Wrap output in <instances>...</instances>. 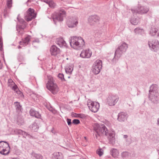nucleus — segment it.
I'll list each match as a JSON object with an SVG mask.
<instances>
[{
	"label": "nucleus",
	"instance_id": "f257e3e1",
	"mask_svg": "<svg viewBox=\"0 0 159 159\" xmlns=\"http://www.w3.org/2000/svg\"><path fill=\"white\" fill-rule=\"evenodd\" d=\"M97 139H99L101 136H108V139L110 143H112L115 140V133L114 131L109 132L106 126L103 124L95 123L93 125Z\"/></svg>",
	"mask_w": 159,
	"mask_h": 159
},
{
	"label": "nucleus",
	"instance_id": "f03ea898",
	"mask_svg": "<svg viewBox=\"0 0 159 159\" xmlns=\"http://www.w3.org/2000/svg\"><path fill=\"white\" fill-rule=\"evenodd\" d=\"M127 48V44L125 42L123 43L115 51L114 56L112 59V61L115 63L117 61L122 54L125 52Z\"/></svg>",
	"mask_w": 159,
	"mask_h": 159
},
{
	"label": "nucleus",
	"instance_id": "7ed1b4c3",
	"mask_svg": "<svg viewBox=\"0 0 159 159\" xmlns=\"http://www.w3.org/2000/svg\"><path fill=\"white\" fill-rule=\"evenodd\" d=\"M70 43L72 47L76 48L78 47L81 48L84 45V42L81 37L74 36L71 38Z\"/></svg>",
	"mask_w": 159,
	"mask_h": 159
},
{
	"label": "nucleus",
	"instance_id": "20e7f679",
	"mask_svg": "<svg viewBox=\"0 0 159 159\" xmlns=\"http://www.w3.org/2000/svg\"><path fill=\"white\" fill-rule=\"evenodd\" d=\"M47 88L53 94H57L59 90L58 88L57 84L54 83L52 77L48 79V82L47 84Z\"/></svg>",
	"mask_w": 159,
	"mask_h": 159
},
{
	"label": "nucleus",
	"instance_id": "39448f33",
	"mask_svg": "<svg viewBox=\"0 0 159 159\" xmlns=\"http://www.w3.org/2000/svg\"><path fill=\"white\" fill-rule=\"evenodd\" d=\"M66 11L63 9L60 10L57 12L54 13L53 16V20L55 24L56 22L62 21L63 20V17L65 16Z\"/></svg>",
	"mask_w": 159,
	"mask_h": 159
},
{
	"label": "nucleus",
	"instance_id": "423d86ee",
	"mask_svg": "<svg viewBox=\"0 0 159 159\" xmlns=\"http://www.w3.org/2000/svg\"><path fill=\"white\" fill-rule=\"evenodd\" d=\"M102 61L100 60H97L93 64L92 69L93 72L95 75L98 74L102 68Z\"/></svg>",
	"mask_w": 159,
	"mask_h": 159
},
{
	"label": "nucleus",
	"instance_id": "0eeeda50",
	"mask_svg": "<svg viewBox=\"0 0 159 159\" xmlns=\"http://www.w3.org/2000/svg\"><path fill=\"white\" fill-rule=\"evenodd\" d=\"M87 105L90 110L94 113L98 111L100 107L99 103L92 102L90 100L88 101Z\"/></svg>",
	"mask_w": 159,
	"mask_h": 159
},
{
	"label": "nucleus",
	"instance_id": "6e6552de",
	"mask_svg": "<svg viewBox=\"0 0 159 159\" xmlns=\"http://www.w3.org/2000/svg\"><path fill=\"white\" fill-rule=\"evenodd\" d=\"M132 12L133 13H138L141 14L147 13L149 10L148 7L145 6L139 7L136 10L133 9H131Z\"/></svg>",
	"mask_w": 159,
	"mask_h": 159
},
{
	"label": "nucleus",
	"instance_id": "1a4fd4ad",
	"mask_svg": "<svg viewBox=\"0 0 159 159\" xmlns=\"http://www.w3.org/2000/svg\"><path fill=\"white\" fill-rule=\"evenodd\" d=\"M119 97L117 95H109L107 98V103L110 106L115 105L118 102Z\"/></svg>",
	"mask_w": 159,
	"mask_h": 159
},
{
	"label": "nucleus",
	"instance_id": "9d476101",
	"mask_svg": "<svg viewBox=\"0 0 159 159\" xmlns=\"http://www.w3.org/2000/svg\"><path fill=\"white\" fill-rule=\"evenodd\" d=\"M148 44L152 51L156 52L159 50V42L157 40H153L152 41H149Z\"/></svg>",
	"mask_w": 159,
	"mask_h": 159
},
{
	"label": "nucleus",
	"instance_id": "9b49d317",
	"mask_svg": "<svg viewBox=\"0 0 159 159\" xmlns=\"http://www.w3.org/2000/svg\"><path fill=\"white\" fill-rule=\"evenodd\" d=\"M129 115L126 112H123L119 113L117 116V120L120 122H125L126 120Z\"/></svg>",
	"mask_w": 159,
	"mask_h": 159
},
{
	"label": "nucleus",
	"instance_id": "f8f14e48",
	"mask_svg": "<svg viewBox=\"0 0 159 159\" xmlns=\"http://www.w3.org/2000/svg\"><path fill=\"white\" fill-rule=\"evenodd\" d=\"M100 17L96 15H91L89 16L88 21L91 25H93L99 21Z\"/></svg>",
	"mask_w": 159,
	"mask_h": 159
},
{
	"label": "nucleus",
	"instance_id": "ddd939ff",
	"mask_svg": "<svg viewBox=\"0 0 159 159\" xmlns=\"http://www.w3.org/2000/svg\"><path fill=\"white\" fill-rule=\"evenodd\" d=\"M67 24L69 28L75 27L78 24V21L75 18H70L68 20Z\"/></svg>",
	"mask_w": 159,
	"mask_h": 159
},
{
	"label": "nucleus",
	"instance_id": "4468645a",
	"mask_svg": "<svg viewBox=\"0 0 159 159\" xmlns=\"http://www.w3.org/2000/svg\"><path fill=\"white\" fill-rule=\"evenodd\" d=\"M148 97L149 99L154 103H157L159 101V93L155 94L150 93Z\"/></svg>",
	"mask_w": 159,
	"mask_h": 159
},
{
	"label": "nucleus",
	"instance_id": "2eb2a0df",
	"mask_svg": "<svg viewBox=\"0 0 159 159\" xmlns=\"http://www.w3.org/2000/svg\"><path fill=\"white\" fill-rule=\"evenodd\" d=\"M56 43L60 47L66 48L67 45L66 42L62 38H57L56 40Z\"/></svg>",
	"mask_w": 159,
	"mask_h": 159
},
{
	"label": "nucleus",
	"instance_id": "dca6fc26",
	"mask_svg": "<svg viewBox=\"0 0 159 159\" xmlns=\"http://www.w3.org/2000/svg\"><path fill=\"white\" fill-rule=\"evenodd\" d=\"M50 50L51 55L54 56L59 54L60 52V49L54 45L51 46Z\"/></svg>",
	"mask_w": 159,
	"mask_h": 159
},
{
	"label": "nucleus",
	"instance_id": "f3484780",
	"mask_svg": "<svg viewBox=\"0 0 159 159\" xmlns=\"http://www.w3.org/2000/svg\"><path fill=\"white\" fill-rule=\"evenodd\" d=\"M150 34L152 36L156 37L159 36V28L153 27H152L150 30Z\"/></svg>",
	"mask_w": 159,
	"mask_h": 159
},
{
	"label": "nucleus",
	"instance_id": "a211bd4d",
	"mask_svg": "<svg viewBox=\"0 0 159 159\" xmlns=\"http://www.w3.org/2000/svg\"><path fill=\"white\" fill-rule=\"evenodd\" d=\"M92 52L88 49V50H83L80 53V56L83 58H89L91 57Z\"/></svg>",
	"mask_w": 159,
	"mask_h": 159
},
{
	"label": "nucleus",
	"instance_id": "6ab92c4d",
	"mask_svg": "<svg viewBox=\"0 0 159 159\" xmlns=\"http://www.w3.org/2000/svg\"><path fill=\"white\" fill-rule=\"evenodd\" d=\"M30 116L38 119H40L41 117V114L33 108H30Z\"/></svg>",
	"mask_w": 159,
	"mask_h": 159
},
{
	"label": "nucleus",
	"instance_id": "aec40b11",
	"mask_svg": "<svg viewBox=\"0 0 159 159\" xmlns=\"http://www.w3.org/2000/svg\"><path fill=\"white\" fill-rule=\"evenodd\" d=\"M158 86L157 84H152L150 87L149 93H152L153 94L158 93Z\"/></svg>",
	"mask_w": 159,
	"mask_h": 159
},
{
	"label": "nucleus",
	"instance_id": "412c9836",
	"mask_svg": "<svg viewBox=\"0 0 159 159\" xmlns=\"http://www.w3.org/2000/svg\"><path fill=\"white\" fill-rule=\"evenodd\" d=\"M52 159H63L62 153L59 152H56L52 154Z\"/></svg>",
	"mask_w": 159,
	"mask_h": 159
},
{
	"label": "nucleus",
	"instance_id": "4be33fe9",
	"mask_svg": "<svg viewBox=\"0 0 159 159\" xmlns=\"http://www.w3.org/2000/svg\"><path fill=\"white\" fill-rule=\"evenodd\" d=\"M30 41V36L28 35L25 38L23 39V42L20 41L19 44L21 45H23L25 46L29 44Z\"/></svg>",
	"mask_w": 159,
	"mask_h": 159
},
{
	"label": "nucleus",
	"instance_id": "5701e85b",
	"mask_svg": "<svg viewBox=\"0 0 159 159\" xmlns=\"http://www.w3.org/2000/svg\"><path fill=\"white\" fill-rule=\"evenodd\" d=\"M7 148H9V149H10L9 143L7 142L3 141L0 142V148L6 149Z\"/></svg>",
	"mask_w": 159,
	"mask_h": 159
},
{
	"label": "nucleus",
	"instance_id": "b1692460",
	"mask_svg": "<svg viewBox=\"0 0 159 159\" xmlns=\"http://www.w3.org/2000/svg\"><path fill=\"white\" fill-rule=\"evenodd\" d=\"M14 104L15 106L17 112L19 113L21 111V106L20 104V103L18 102H15Z\"/></svg>",
	"mask_w": 159,
	"mask_h": 159
},
{
	"label": "nucleus",
	"instance_id": "393cba45",
	"mask_svg": "<svg viewBox=\"0 0 159 159\" xmlns=\"http://www.w3.org/2000/svg\"><path fill=\"white\" fill-rule=\"evenodd\" d=\"M37 15V12L34 9L30 8V21L32 19H35Z\"/></svg>",
	"mask_w": 159,
	"mask_h": 159
},
{
	"label": "nucleus",
	"instance_id": "a878e982",
	"mask_svg": "<svg viewBox=\"0 0 159 159\" xmlns=\"http://www.w3.org/2000/svg\"><path fill=\"white\" fill-rule=\"evenodd\" d=\"M24 18L27 21H30V8L25 13Z\"/></svg>",
	"mask_w": 159,
	"mask_h": 159
},
{
	"label": "nucleus",
	"instance_id": "bb28decb",
	"mask_svg": "<svg viewBox=\"0 0 159 159\" xmlns=\"http://www.w3.org/2000/svg\"><path fill=\"white\" fill-rule=\"evenodd\" d=\"M110 152L111 154L114 158L117 157L119 155V152L118 150H111Z\"/></svg>",
	"mask_w": 159,
	"mask_h": 159
},
{
	"label": "nucleus",
	"instance_id": "cd10ccee",
	"mask_svg": "<svg viewBox=\"0 0 159 159\" xmlns=\"http://www.w3.org/2000/svg\"><path fill=\"white\" fill-rule=\"evenodd\" d=\"M14 132L16 134H19L25 135L26 133L21 130L15 129L14 130Z\"/></svg>",
	"mask_w": 159,
	"mask_h": 159
},
{
	"label": "nucleus",
	"instance_id": "c85d7f7f",
	"mask_svg": "<svg viewBox=\"0 0 159 159\" xmlns=\"http://www.w3.org/2000/svg\"><path fill=\"white\" fill-rule=\"evenodd\" d=\"M39 128L38 126L37 123H34L32 124V130L34 132H36L37 131Z\"/></svg>",
	"mask_w": 159,
	"mask_h": 159
},
{
	"label": "nucleus",
	"instance_id": "c756f323",
	"mask_svg": "<svg viewBox=\"0 0 159 159\" xmlns=\"http://www.w3.org/2000/svg\"><path fill=\"white\" fill-rule=\"evenodd\" d=\"M18 21L20 23L22 24L23 25V26H22L21 25L19 26V28L20 29H24V28H25L26 26L25 22L23 19H20L19 20H18Z\"/></svg>",
	"mask_w": 159,
	"mask_h": 159
},
{
	"label": "nucleus",
	"instance_id": "7c9ffc66",
	"mask_svg": "<svg viewBox=\"0 0 159 159\" xmlns=\"http://www.w3.org/2000/svg\"><path fill=\"white\" fill-rule=\"evenodd\" d=\"M37 95L35 93H34L33 91L31 92L30 91V98H32L34 102L37 100Z\"/></svg>",
	"mask_w": 159,
	"mask_h": 159
},
{
	"label": "nucleus",
	"instance_id": "2f4dec72",
	"mask_svg": "<svg viewBox=\"0 0 159 159\" xmlns=\"http://www.w3.org/2000/svg\"><path fill=\"white\" fill-rule=\"evenodd\" d=\"M73 70V68L71 66L67 67L65 68L66 72L67 73L70 74Z\"/></svg>",
	"mask_w": 159,
	"mask_h": 159
},
{
	"label": "nucleus",
	"instance_id": "473e14b6",
	"mask_svg": "<svg viewBox=\"0 0 159 159\" xmlns=\"http://www.w3.org/2000/svg\"><path fill=\"white\" fill-rule=\"evenodd\" d=\"M10 150H0V153L2 155H7L10 152Z\"/></svg>",
	"mask_w": 159,
	"mask_h": 159
},
{
	"label": "nucleus",
	"instance_id": "72a5a7b5",
	"mask_svg": "<svg viewBox=\"0 0 159 159\" xmlns=\"http://www.w3.org/2000/svg\"><path fill=\"white\" fill-rule=\"evenodd\" d=\"M32 155L36 159H43V157L40 154L32 153Z\"/></svg>",
	"mask_w": 159,
	"mask_h": 159
},
{
	"label": "nucleus",
	"instance_id": "f704fd0d",
	"mask_svg": "<svg viewBox=\"0 0 159 159\" xmlns=\"http://www.w3.org/2000/svg\"><path fill=\"white\" fill-rule=\"evenodd\" d=\"M131 23L134 25H136L138 23V20L136 19L133 18L130 20Z\"/></svg>",
	"mask_w": 159,
	"mask_h": 159
},
{
	"label": "nucleus",
	"instance_id": "c9c22d12",
	"mask_svg": "<svg viewBox=\"0 0 159 159\" xmlns=\"http://www.w3.org/2000/svg\"><path fill=\"white\" fill-rule=\"evenodd\" d=\"M6 4L8 8H11L12 7V0H7Z\"/></svg>",
	"mask_w": 159,
	"mask_h": 159
},
{
	"label": "nucleus",
	"instance_id": "e433bc0d",
	"mask_svg": "<svg viewBox=\"0 0 159 159\" xmlns=\"http://www.w3.org/2000/svg\"><path fill=\"white\" fill-rule=\"evenodd\" d=\"M12 89L14 91H16V92L17 94H19L20 92L19 90V89L18 88V87L16 84H15L12 87Z\"/></svg>",
	"mask_w": 159,
	"mask_h": 159
},
{
	"label": "nucleus",
	"instance_id": "4c0bfd02",
	"mask_svg": "<svg viewBox=\"0 0 159 159\" xmlns=\"http://www.w3.org/2000/svg\"><path fill=\"white\" fill-rule=\"evenodd\" d=\"M48 5L49 7L53 8H54L56 6V4L52 0H50V1Z\"/></svg>",
	"mask_w": 159,
	"mask_h": 159
},
{
	"label": "nucleus",
	"instance_id": "58836bf2",
	"mask_svg": "<svg viewBox=\"0 0 159 159\" xmlns=\"http://www.w3.org/2000/svg\"><path fill=\"white\" fill-rule=\"evenodd\" d=\"M96 153L100 156L101 157L103 154V150H97Z\"/></svg>",
	"mask_w": 159,
	"mask_h": 159
},
{
	"label": "nucleus",
	"instance_id": "ea45409f",
	"mask_svg": "<svg viewBox=\"0 0 159 159\" xmlns=\"http://www.w3.org/2000/svg\"><path fill=\"white\" fill-rule=\"evenodd\" d=\"M129 155V153L127 152H123L121 154L122 157L124 158L127 157Z\"/></svg>",
	"mask_w": 159,
	"mask_h": 159
},
{
	"label": "nucleus",
	"instance_id": "a19ab883",
	"mask_svg": "<svg viewBox=\"0 0 159 159\" xmlns=\"http://www.w3.org/2000/svg\"><path fill=\"white\" fill-rule=\"evenodd\" d=\"M58 77L62 81L65 80L64 75L62 74L59 73L58 75Z\"/></svg>",
	"mask_w": 159,
	"mask_h": 159
},
{
	"label": "nucleus",
	"instance_id": "79ce46f5",
	"mask_svg": "<svg viewBox=\"0 0 159 159\" xmlns=\"http://www.w3.org/2000/svg\"><path fill=\"white\" fill-rule=\"evenodd\" d=\"M72 123L75 125H77L80 123V121L78 119H75L72 120Z\"/></svg>",
	"mask_w": 159,
	"mask_h": 159
},
{
	"label": "nucleus",
	"instance_id": "37998d69",
	"mask_svg": "<svg viewBox=\"0 0 159 159\" xmlns=\"http://www.w3.org/2000/svg\"><path fill=\"white\" fill-rule=\"evenodd\" d=\"M134 31L136 33H139L143 31V30L142 29L137 28L135 29Z\"/></svg>",
	"mask_w": 159,
	"mask_h": 159
},
{
	"label": "nucleus",
	"instance_id": "c03bdc74",
	"mask_svg": "<svg viewBox=\"0 0 159 159\" xmlns=\"http://www.w3.org/2000/svg\"><path fill=\"white\" fill-rule=\"evenodd\" d=\"M8 84L9 86H10V85H12L13 84H15V83L11 79H9L8 80Z\"/></svg>",
	"mask_w": 159,
	"mask_h": 159
},
{
	"label": "nucleus",
	"instance_id": "a18cd8bd",
	"mask_svg": "<svg viewBox=\"0 0 159 159\" xmlns=\"http://www.w3.org/2000/svg\"><path fill=\"white\" fill-rule=\"evenodd\" d=\"M126 142L128 144H129L132 142V140L131 138H128L126 140Z\"/></svg>",
	"mask_w": 159,
	"mask_h": 159
},
{
	"label": "nucleus",
	"instance_id": "49530a36",
	"mask_svg": "<svg viewBox=\"0 0 159 159\" xmlns=\"http://www.w3.org/2000/svg\"><path fill=\"white\" fill-rule=\"evenodd\" d=\"M67 122L68 124V125L69 126H71L72 124V122L71 121V119L69 118H67Z\"/></svg>",
	"mask_w": 159,
	"mask_h": 159
},
{
	"label": "nucleus",
	"instance_id": "de8ad7c7",
	"mask_svg": "<svg viewBox=\"0 0 159 159\" xmlns=\"http://www.w3.org/2000/svg\"><path fill=\"white\" fill-rule=\"evenodd\" d=\"M32 42V44L33 45V43H34L37 42V43H39V40L38 39H35L33 40Z\"/></svg>",
	"mask_w": 159,
	"mask_h": 159
},
{
	"label": "nucleus",
	"instance_id": "09e8293b",
	"mask_svg": "<svg viewBox=\"0 0 159 159\" xmlns=\"http://www.w3.org/2000/svg\"><path fill=\"white\" fill-rule=\"evenodd\" d=\"M46 107L50 111H53V108L51 107H49V106H47Z\"/></svg>",
	"mask_w": 159,
	"mask_h": 159
},
{
	"label": "nucleus",
	"instance_id": "8fccbe9b",
	"mask_svg": "<svg viewBox=\"0 0 159 159\" xmlns=\"http://www.w3.org/2000/svg\"><path fill=\"white\" fill-rule=\"evenodd\" d=\"M41 1L47 4H48L49 3L50 0H40Z\"/></svg>",
	"mask_w": 159,
	"mask_h": 159
},
{
	"label": "nucleus",
	"instance_id": "3c124183",
	"mask_svg": "<svg viewBox=\"0 0 159 159\" xmlns=\"http://www.w3.org/2000/svg\"><path fill=\"white\" fill-rule=\"evenodd\" d=\"M4 15L7 14V8H5L4 9Z\"/></svg>",
	"mask_w": 159,
	"mask_h": 159
},
{
	"label": "nucleus",
	"instance_id": "603ef678",
	"mask_svg": "<svg viewBox=\"0 0 159 159\" xmlns=\"http://www.w3.org/2000/svg\"><path fill=\"white\" fill-rule=\"evenodd\" d=\"M17 123H18V125H22L23 124V121H22L21 122L19 123V120H18L17 121Z\"/></svg>",
	"mask_w": 159,
	"mask_h": 159
},
{
	"label": "nucleus",
	"instance_id": "864d4df0",
	"mask_svg": "<svg viewBox=\"0 0 159 159\" xmlns=\"http://www.w3.org/2000/svg\"><path fill=\"white\" fill-rule=\"evenodd\" d=\"M30 0H28L25 3V4L27 5V6H28V2H29Z\"/></svg>",
	"mask_w": 159,
	"mask_h": 159
},
{
	"label": "nucleus",
	"instance_id": "5fc2aeb1",
	"mask_svg": "<svg viewBox=\"0 0 159 159\" xmlns=\"http://www.w3.org/2000/svg\"><path fill=\"white\" fill-rule=\"evenodd\" d=\"M157 124L159 126V118H158L157 119Z\"/></svg>",
	"mask_w": 159,
	"mask_h": 159
},
{
	"label": "nucleus",
	"instance_id": "6e6d98bb",
	"mask_svg": "<svg viewBox=\"0 0 159 159\" xmlns=\"http://www.w3.org/2000/svg\"><path fill=\"white\" fill-rule=\"evenodd\" d=\"M2 64L1 62V61H0V69L2 68Z\"/></svg>",
	"mask_w": 159,
	"mask_h": 159
},
{
	"label": "nucleus",
	"instance_id": "4d7b16f0",
	"mask_svg": "<svg viewBox=\"0 0 159 159\" xmlns=\"http://www.w3.org/2000/svg\"><path fill=\"white\" fill-rule=\"evenodd\" d=\"M128 137V136L126 135H124V138L125 139H126Z\"/></svg>",
	"mask_w": 159,
	"mask_h": 159
},
{
	"label": "nucleus",
	"instance_id": "13d9d810",
	"mask_svg": "<svg viewBox=\"0 0 159 159\" xmlns=\"http://www.w3.org/2000/svg\"><path fill=\"white\" fill-rule=\"evenodd\" d=\"M21 48V47L20 46H18V48L19 49H20Z\"/></svg>",
	"mask_w": 159,
	"mask_h": 159
},
{
	"label": "nucleus",
	"instance_id": "bf43d9fd",
	"mask_svg": "<svg viewBox=\"0 0 159 159\" xmlns=\"http://www.w3.org/2000/svg\"><path fill=\"white\" fill-rule=\"evenodd\" d=\"M12 159H20L18 157H16V158H12Z\"/></svg>",
	"mask_w": 159,
	"mask_h": 159
},
{
	"label": "nucleus",
	"instance_id": "052dcab7",
	"mask_svg": "<svg viewBox=\"0 0 159 159\" xmlns=\"http://www.w3.org/2000/svg\"><path fill=\"white\" fill-rule=\"evenodd\" d=\"M18 150H16V152H17L16 153V154L17 155H20V154L18 153H17V151H18Z\"/></svg>",
	"mask_w": 159,
	"mask_h": 159
},
{
	"label": "nucleus",
	"instance_id": "680f3d73",
	"mask_svg": "<svg viewBox=\"0 0 159 159\" xmlns=\"http://www.w3.org/2000/svg\"><path fill=\"white\" fill-rule=\"evenodd\" d=\"M74 114L76 115V114H76V113H72V116H74Z\"/></svg>",
	"mask_w": 159,
	"mask_h": 159
},
{
	"label": "nucleus",
	"instance_id": "e2e57ef3",
	"mask_svg": "<svg viewBox=\"0 0 159 159\" xmlns=\"http://www.w3.org/2000/svg\"><path fill=\"white\" fill-rule=\"evenodd\" d=\"M98 149H102V148H99Z\"/></svg>",
	"mask_w": 159,
	"mask_h": 159
},
{
	"label": "nucleus",
	"instance_id": "0e129e2a",
	"mask_svg": "<svg viewBox=\"0 0 159 159\" xmlns=\"http://www.w3.org/2000/svg\"><path fill=\"white\" fill-rule=\"evenodd\" d=\"M112 149H115V148H112Z\"/></svg>",
	"mask_w": 159,
	"mask_h": 159
}]
</instances>
